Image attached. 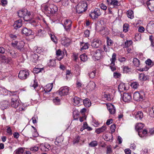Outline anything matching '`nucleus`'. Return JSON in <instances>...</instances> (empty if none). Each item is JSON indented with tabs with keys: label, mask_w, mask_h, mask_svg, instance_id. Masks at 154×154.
<instances>
[{
	"label": "nucleus",
	"mask_w": 154,
	"mask_h": 154,
	"mask_svg": "<svg viewBox=\"0 0 154 154\" xmlns=\"http://www.w3.org/2000/svg\"><path fill=\"white\" fill-rule=\"evenodd\" d=\"M48 3L47 5H42L41 7L42 8H44L45 13L48 14H51V13H49L48 12V11H51V8L54 9V10L53 11L52 14L55 13L57 12L58 11V8L57 6L53 4H49Z\"/></svg>",
	"instance_id": "3"
},
{
	"label": "nucleus",
	"mask_w": 154,
	"mask_h": 154,
	"mask_svg": "<svg viewBox=\"0 0 154 154\" xmlns=\"http://www.w3.org/2000/svg\"><path fill=\"white\" fill-rule=\"evenodd\" d=\"M10 60V59L7 58L4 56H0V60L2 63H9Z\"/></svg>",
	"instance_id": "25"
},
{
	"label": "nucleus",
	"mask_w": 154,
	"mask_h": 154,
	"mask_svg": "<svg viewBox=\"0 0 154 154\" xmlns=\"http://www.w3.org/2000/svg\"><path fill=\"white\" fill-rule=\"evenodd\" d=\"M67 93V87L65 86L61 88L57 92V93L61 96L66 95Z\"/></svg>",
	"instance_id": "10"
},
{
	"label": "nucleus",
	"mask_w": 154,
	"mask_h": 154,
	"mask_svg": "<svg viewBox=\"0 0 154 154\" xmlns=\"http://www.w3.org/2000/svg\"><path fill=\"white\" fill-rule=\"evenodd\" d=\"M61 40L62 44L66 47H67V41L66 37H63L62 38Z\"/></svg>",
	"instance_id": "36"
},
{
	"label": "nucleus",
	"mask_w": 154,
	"mask_h": 154,
	"mask_svg": "<svg viewBox=\"0 0 154 154\" xmlns=\"http://www.w3.org/2000/svg\"><path fill=\"white\" fill-rule=\"evenodd\" d=\"M55 61L54 60H50V62L48 63V65L53 66L55 65Z\"/></svg>",
	"instance_id": "62"
},
{
	"label": "nucleus",
	"mask_w": 154,
	"mask_h": 154,
	"mask_svg": "<svg viewBox=\"0 0 154 154\" xmlns=\"http://www.w3.org/2000/svg\"><path fill=\"white\" fill-rule=\"evenodd\" d=\"M103 51L101 50H97L94 52V56L97 60H99L102 57Z\"/></svg>",
	"instance_id": "11"
},
{
	"label": "nucleus",
	"mask_w": 154,
	"mask_h": 154,
	"mask_svg": "<svg viewBox=\"0 0 154 154\" xmlns=\"http://www.w3.org/2000/svg\"><path fill=\"white\" fill-rule=\"evenodd\" d=\"M101 44V41L98 39L95 38L93 39L91 44V46L93 48H97Z\"/></svg>",
	"instance_id": "15"
},
{
	"label": "nucleus",
	"mask_w": 154,
	"mask_h": 154,
	"mask_svg": "<svg viewBox=\"0 0 154 154\" xmlns=\"http://www.w3.org/2000/svg\"><path fill=\"white\" fill-rule=\"evenodd\" d=\"M24 152L23 148L20 147L16 149L14 152V154H22Z\"/></svg>",
	"instance_id": "35"
},
{
	"label": "nucleus",
	"mask_w": 154,
	"mask_h": 154,
	"mask_svg": "<svg viewBox=\"0 0 154 154\" xmlns=\"http://www.w3.org/2000/svg\"><path fill=\"white\" fill-rule=\"evenodd\" d=\"M43 70V68H35L33 69V72L35 73H38Z\"/></svg>",
	"instance_id": "45"
},
{
	"label": "nucleus",
	"mask_w": 154,
	"mask_h": 154,
	"mask_svg": "<svg viewBox=\"0 0 154 154\" xmlns=\"http://www.w3.org/2000/svg\"><path fill=\"white\" fill-rule=\"evenodd\" d=\"M116 54L114 53L113 54L112 56V57L110 59L111 63L110 65H114L115 64V62L116 60Z\"/></svg>",
	"instance_id": "30"
},
{
	"label": "nucleus",
	"mask_w": 154,
	"mask_h": 154,
	"mask_svg": "<svg viewBox=\"0 0 154 154\" xmlns=\"http://www.w3.org/2000/svg\"><path fill=\"white\" fill-rule=\"evenodd\" d=\"M123 70L125 73H127L130 71V69L128 66H123Z\"/></svg>",
	"instance_id": "55"
},
{
	"label": "nucleus",
	"mask_w": 154,
	"mask_h": 154,
	"mask_svg": "<svg viewBox=\"0 0 154 154\" xmlns=\"http://www.w3.org/2000/svg\"><path fill=\"white\" fill-rule=\"evenodd\" d=\"M95 75V71H93L92 72H91L89 73V76L90 78L92 79L94 78Z\"/></svg>",
	"instance_id": "56"
},
{
	"label": "nucleus",
	"mask_w": 154,
	"mask_h": 154,
	"mask_svg": "<svg viewBox=\"0 0 154 154\" xmlns=\"http://www.w3.org/2000/svg\"><path fill=\"white\" fill-rule=\"evenodd\" d=\"M24 45V43L23 42L21 41L19 42L17 45V48L20 51H21L22 49L23 48Z\"/></svg>",
	"instance_id": "37"
},
{
	"label": "nucleus",
	"mask_w": 154,
	"mask_h": 154,
	"mask_svg": "<svg viewBox=\"0 0 154 154\" xmlns=\"http://www.w3.org/2000/svg\"><path fill=\"white\" fill-rule=\"evenodd\" d=\"M73 117L74 120H77L79 117V114L77 110H75L73 112Z\"/></svg>",
	"instance_id": "32"
},
{
	"label": "nucleus",
	"mask_w": 154,
	"mask_h": 154,
	"mask_svg": "<svg viewBox=\"0 0 154 154\" xmlns=\"http://www.w3.org/2000/svg\"><path fill=\"white\" fill-rule=\"evenodd\" d=\"M49 34L51 37V40L55 43L57 44V39L55 36L51 33H49Z\"/></svg>",
	"instance_id": "41"
},
{
	"label": "nucleus",
	"mask_w": 154,
	"mask_h": 154,
	"mask_svg": "<svg viewBox=\"0 0 154 154\" xmlns=\"http://www.w3.org/2000/svg\"><path fill=\"white\" fill-rule=\"evenodd\" d=\"M22 33L25 35L28 36L32 34V32L31 30L29 29L26 28L24 27L22 30Z\"/></svg>",
	"instance_id": "20"
},
{
	"label": "nucleus",
	"mask_w": 154,
	"mask_h": 154,
	"mask_svg": "<svg viewBox=\"0 0 154 154\" xmlns=\"http://www.w3.org/2000/svg\"><path fill=\"white\" fill-rule=\"evenodd\" d=\"M146 4L151 11H154V0H149L147 2Z\"/></svg>",
	"instance_id": "14"
},
{
	"label": "nucleus",
	"mask_w": 154,
	"mask_h": 154,
	"mask_svg": "<svg viewBox=\"0 0 154 154\" xmlns=\"http://www.w3.org/2000/svg\"><path fill=\"white\" fill-rule=\"evenodd\" d=\"M133 115L135 118L137 120H141L143 117V113L141 111L135 112Z\"/></svg>",
	"instance_id": "13"
},
{
	"label": "nucleus",
	"mask_w": 154,
	"mask_h": 154,
	"mask_svg": "<svg viewBox=\"0 0 154 154\" xmlns=\"http://www.w3.org/2000/svg\"><path fill=\"white\" fill-rule=\"evenodd\" d=\"M30 86L32 87L35 89V88L38 86L37 82L35 80H33L31 83Z\"/></svg>",
	"instance_id": "49"
},
{
	"label": "nucleus",
	"mask_w": 154,
	"mask_h": 154,
	"mask_svg": "<svg viewBox=\"0 0 154 154\" xmlns=\"http://www.w3.org/2000/svg\"><path fill=\"white\" fill-rule=\"evenodd\" d=\"M122 100L126 103L130 102L132 100V97L131 94L124 93L122 97Z\"/></svg>",
	"instance_id": "7"
},
{
	"label": "nucleus",
	"mask_w": 154,
	"mask_h": 154,
	"mask_svg": "<svg viewBox=\"0 0 154 154\" xmlns=\"http://www.w3.org/2000/svg\"><path fill=\"white\" fill-rule=\"evenodd\" d=\"M57 59L59 60H60L63 57V52H62L60 49H59L56 52Z\"/></svg>",
	"instance_id": "21"
},
{
	"label": "nucleus",
	"mask_w": 154,
	"mask_h": 154,
	"mask_svg": "<svg viewBox=\"0 0 154 154\" xmlns=\"http://www.w3.org/2000/svg\"><path fill=\"white\" fill-rule=\"evenodd\" d=\"M141 35L140 34H136L135 35V38L136 40H140L141 39Z\"/></svg>",
	"instance_id": "64"
},
{
	"label": "nucleus",
	"mask_w": 154,
	"mask_h": 154,
	"mask_svg": "<svg viewBox=\"0 0 154 154\" xmlns=\"http://www.w3.org/2000/svg\"><path fill=\"white\" fill-rule=\"evenodd\" d=\"M17 96H14L11 99V106L15 108H17L19 104V100L17 99Z\"/></svg>",
	"instance_id": "8"
},
{
	"label": "nucleus",
	"mask_w": 154,
	"mask_h": 154,
	"mask_svg": "<svg viewBox=\"0 0 154 154\" xmlns=\"http://www.w3.org/2000/svg\"><path fill=\"white\" fill-rule=\"evenodd\" d=\"M131 86L133 88L137 89L139 86V84L137 82H133L131 83Z\"/></svg>",
	"instance_id": "48"
},
{
	"label": "nucleus",
	"mask_w": 154,
	"mask_h": 154,
	"mask_svg": "<svg viewBox=\"0 0 154 154\" xmlns=\"http://www.w3.org/2000/svg\"><path fill=\"white\" fill-rule=\"evenodd\" d=\"M99 7H100L102 9L104 10H106L107 8V7L106 6V5H105L103 3H101L99 5Z\"/></svg>",
	"instance_id": "57"
},
{
	"label": "nucleus",
	"mask_w": 154,
	"mask_h": 154,
	"mask_svg": "<svg viewBox=\"0 0 154 154\" xmlns=\"http://www.w3.org/2000/svg\"><path fill=\"white\" fill-rule=\"evenodd\" d=\"M116 129V125L115 124L111 125L110 127V130L112 133L114 132Z\"/></svg>",
	"instance_id": "63"
},
{
	"label": "nucleus",
	"mask_w": 154,
	"mask_h": 154,
	"mask_svg": "<svg viewBox=\"0 0 154 154\" xmlns=\"http://www.w3.org/2000/svg\"><path fill=\"white\" fill-rule=\"evenodd\" d=\"M99 32L102 35H107L109 34V30L106 27H101L99 30Z\"/></svg>",
	"instance_id": "17"
},
{
	"label": "nucleus",
	"mask_w": 154,
	"mask_h": 154,
	"mask_svg": "<svg viewBox=\"0 0 154 154\" xmlns=\"http://www.w3.org/2000/svg\"><path fill=\"white\" fill-rule=\"evenodd\" d=\"M89 45L88 43H82L81 45V50H85L89 48Z\"/></svg>",
	"instance_id": "34"
},
{
	"label": "nucleus",
	"mask_w": 154,
	"mask_h": 154,
	"mask_svg": "<svg viewBox=\"0 0 154 154\" xmlns=\"http://www.w3.org/2000/svg\"><path fill=\"white\" fill-rule=\"evenodd\" d=\"M63 141V137H58L56 138L55 143L56 145H59Z\"/></svg>",
	"instance_id": "39"
},
{
	"label": "nucleus",
	"mask_w": 154,
	"mask_h": 154,
	"mask_svg": "<svg viewBox=\"0 0 154 154\" xmlns=\"http://www.w3.org/2000/svg\"><path fill=\"white\" fill-rule=\"evenodd\" d=\"M8 52L10 54V55L13 58H15L16 57L17 55L16 53L14 51L10 50L8 51Z\"/></svg>",
	"instance_id": "50"
},
{
	"label": "nucleus",
	"mask_w": 154,
	"mask_h": 154,
	"mask_svg": "<svg viewBox=\"0 0 154 154\" xmlns=\"http://www.w3.org/2000/svg\"><path fill=\"white\" fill-rule=\"evenodd\" d=\"M29 75V72L27 70H21L19 73L18 77L21 79L24 80L26 79Z\"/></svg>",
	"instance_id": "6"
},
{
	"label": "nucleus",
	"mask_w": 154,
	"mask_h": 154,
	"mask_svg": "<svg viewBox=\"0 0 154 154\" xmlns=\"http://www.w3.org/2000/svg\"><path fill=\"white\" fill-rule=\"evenodd\" d=\"M118 89L119 91L120 92H123L124 91L127 90L125 84L123 83H121L119 84V85Z\"/></svg>",
	"instance_id": "26"
},
{
	"label": "nucleus",
	"mask_w": 154,
	"mask_h": 154,
	"mask_svg": "<svg viewBox=\"0 0 154 154\" xmlns=\"http://www.w3.org/2000/svg\"><path fill=\"white\" fill-rule=\"evenodd\" d=\"M129 29L128 25L127 23H125L123 26V31L125 32H126Z\"/></svg>",
	"instance_id": "47"
},
{
	"label": "nucleus",
	"mask_w": 154,
	"mask_h": 154,
	"mask_svg": "<svg viewBox=\"0 0 154 154\" xmlns=\"http://www.w3.org/2000/svg\"><path fill=\"white\" fill-rule=\"evenodd\" d=\"M88 5L84 1L79 2L76 6V12L78 14H81L85 12L87 9Z\"/></svg>",
	"instance_id": "2"
},
{
	"label": "nucleus",
	"mask_w": 154,
	"mask_h": 154,
	"mask_svg": "<svg viewBox=\"0 0 154 154\" xmlns=\"http://www.w3.org/2000/svg\"><path fill=\"white\" fill-rule=\"evenodd\" d=\"M38 146H37L32 147H31L30 149V150L33 152H35L37 151L38 150Z\"/></svg>",
	"instance_id": "58"
},
{
	"label": "nucleus",
	"mask_w": 154,
	"mask_h": 154,
	"mask_svg": "<svg viewBox=\"0 0 154 154\" xmlns=\"http://www.w3.org/2000/svg\"><path fill=\"white\" fill-rule=\"evenodd\" d=\"M144 127V125L142 123H137L135 126L136 129L139 130L142 129Z\"/></svg>",
	"instance_id": "40"
},
{
	"label": "nucleus",
	"mask_w": 154,
	"mask_h": 154,
	"mask_svg": "<svg viewBox=\"0 0 154 154\" xmlns=\"http://www.w3.org/2000/svg\"><path fill=\"white\" fill-rule=\"evenodd\" d=\"M63 22L62 23H63V25L64 27V29H66V30H67V20L66 19L65 20H63Z\"/></svg>",
	"instance_id": "61"
},
{
	"label": "nucleus",
	"mask_w": 154,
	"mask_h": 154,
	"mask_svg": "<svg viewBox=\"0 0 154 154\" xmlns=\"http://www.w3.org/2000/svg\"><path fill=\"white\" fill-rule=\"evenodd\" d=\"M9 102L6 101L2 102L1 103V107L2 109L7 108L9 106Z\"/></svg>",
	"instance_id": "29"
},
{
	"label": "nucleus",
	"mask_w": 154,
	"mask_h": 154,
	"mask_svg": "<svg viewBox=\"0 0 154 154\" xmlns=\"http://www.w3.org/2000/svg\"><path fill=\"white\" fill-rule=\"evenodd\" d=\"M107 45L108 46H111L113 44V41L108 37L106 38Z\"/></svg>",
	"instance_id": "51"
},
{
	"label": "nucleus",
	"mask_w": 154,
	"mask_h": 154,
	"mask_svg": "<svg viewBox=\"0 0 154 154\" xmlns=\"http://www.w3.org/2000/svg\"><path fill=\"white\" fill-rule=\"evenodd\" d=\"M149 115L152 117H154V106L150 108L149 111Z\"/></svg>",
	"instance_id": "44"
},
{
	"label": "nucleus",
	"mask_w": 154,
	"mask_h": 154,
	"mask_svg": "<svg viewBox=\"0 0 154 154\" xmlns=\"http://www.w3.org/2000/svg\"><path fill=\"white\" fill-rule=\"evenodd\" d=\"M83 101L84 105L86 107H89L91 106V103L89 99L87 98L85 99Z\"/></svg>",
	"instance_id": "31"
},
{
	"label": "nucleus",
	"mask_w": 154,
	"mask_h": 154,
	"mask_svg": "<svg viewBox=\"0 0 154 154\" xmlns=\"http://www.w3.org/2000/svg\"><path fill=\"white\" fill-rule=\"evenodd\" d=\"M74 105L75 106H79L80 105L82 102V100L80 99L79 97H75L73 99Z\"/></svg>",
	"instance_id": "19"
},
{
	"label": "nucleus",
	"mask_w": 154,
	"mask_h": 154,
	"mask_svg": "<svg viewBox=\"0 0 154 154\" xmlns=\"http://www.w3.org/2000/svg\"><path fill=\"white\" fill-rule=\"evenodd\" d=\"M81 60L83 62H85L88 59V57L85 54H83L80 56Z\"/></svg>",
	"instance_id": "43"
},
{
	"label": "nucleus",
	"mask_w": 154,
	"mask_h": 154,
	"mask_svg": "<svg viewBox=\"0 0 154 154\" xmlns=\"http://www.w3.org/2000/svg\"><path fill=\"white\" fill-rule=\"evenodd\" d=\"M53 83H49L47 84L44 89L45 93L49 92L53 88Z\"/></svg>",
	"instance_id": "24"
},
{
	"label": "nucleus",
	"mask_w": 154,
	"mask_h": 154,
	"mask_svg": "<svg viewBox=\"0 0 154 154\" xmlns=\"http://www.w3.org/2000/svg\"><path fill=\"white\" fill-rule=\"evenodd\" d=\"M133 63L134 65L136 67H138L140 65V61L137 58H134L133 59Z\"/></svg>",
	"instance_id": "33"
},
{
	"label": "nucleus",
	"mask_w": 154,
	"mask_h": 154,
	"mask_svg": "<svg viewBox=\"0 0 154 154\" xmlns=\"http://www.w3.org/2000/svg\"><path fill=\"white\" fill-rule=\"evenodd\" d=\"M101 14V12L100 9L95 8L93 11H92L89 14V16L93 19H95Z\"/></svg>",
	"instance_id": "5"
},
{
	"label": "nucleus",
	"mask_w": 154,
	"mask_h": 154,
	"mask_svg": "<svg viewBox=\"0 0 154 154\" xmlns=\"http://www.w3.org/2000/svg\"><path fill=\"white\" fill-rule=\"evenodd\" d=\"M146 30L149 33H152L154 32V21H150L147 25Z\"/></svg>",
	"instance_id": "9"
},
{
	"label": "nucleus",
	"mask_w": 154,
	"mask_h": 154,
	"mask_svg": "<svg viewBox=\"0 0 154 154\" xmlns=\"http://www.w3.org/2000/svg\"><path fill=\"white\" fill-rule=\"evenodd\" d=\"M145 94L144 92L141 91L135 92L133 94V98L134 99L137 101H142L144 98Z\"/></svg>",
	"instance_id": "4"
},
{
	"label": "nucleus",
	"mask_w": 154,
	"mask_h": 154,
	"mask_svg": "<svg viewBox=\"0 0 154 154\" xmlns=\"http://www.w3.org/2000/svg\"><path fill=\"white\" fill-rule=\"evenodd\" d=\"M142 133V134H141L140 132H139L138 133L139 135L141 137H143L147 134V131L146 130L144 129Z\"/></svg>",
	"instance_id": "52"
},
{
	"label": "nucleus",
	"mask_w": 154,
	"mask_h": 154,
	"mask_svg": "<svg viewBox=\"0 0 154 154\" xmlns=\"http://www.w3.org/2000/svg\"><path fill=\"white\" fill-rule=\"evenodd\" d=\"M32 14L26 9L20 10L18 12V15L20 17L23 18L25 21H30L32 25L35 26L36 25L35 21L34 20H31L33 17Z\"/></svg>",
	"instance_id": "1"
},
{
	"label": "nucleus",
	"mask_w": 154,
	"mask_h": 154,
	"mask_svg": "<svg viewBox=\"0 0 154 154\" xmlns=\"http://www.w3.org/2000/svg\"><path fill=\"white\" fill-rule=\"evenodd\" d=\"M97 145L98 142L96 140L93 141L91 142L89 144V145L92 147L96 146Z\"/></svg>",
	"instance_id": "46"
},
{
	"label": "nucleus",
	"mask_w": 154,
	"mask_h": 154,
	"mask_svg": "<svg viewBox=\"0 0 154 154\" xmlns=\"http://www.w3.org/2000/svg\"><path fill=\"white\" fill-rule=\"evenodd\" d=\"M80 138L79 136H77L75 137V138L74 139L73 141V143L74 144L77 143H78L79 141Z\"/></svg>",
	"instance_id": "60"
},
{
	"label": "nucleus",
	"mask_w": 154,
	"mask_h": 154,
	"mask_svg": "<svg viewBox=\"0 0 154 154\" xmlns=\"http://www.w3.org/2000/svg\"><path fill=\"white\" fill-rule=\"evenodd\" d=\"M112 151L110 146H108L107 147L106 154H112Z\"/></svg>",
	"instance_id": "54"
},
{
	"label": "nucleus",
	"mask_w": 154,
	"mask_h": 154,
	"mask_svg": "<svg viewBox=\"0 0 154 154\" xmlns=\"http://www.w3.org/2000/svg\"><path fill=\"white\" fill-rule=\"evenodd\" d=\"M95 84L93 81H90L86 86V88L90 91H92L95 89Z\"/></svg>",
	"instance_id": "16"
},
{
	"label": "nucleus",
	"mask_w": 154,
	"mask_h": 154,
	"mask_svg": "<svg viewBox=\"0 0 154 154\" xmlns=\"http://www.w3.org/2000/svg\"><path fill=\"white\" fill-rule=\"evenodd\" d=\"M50 148V145L47 143H45L44 144H42L40 146V149L43 151H46L49 150Z\"/></svg>",
	"instance_id": "18"
},
{
	"label": "nucleus",
	"mask_w": 154,
	"mask_h": 154,
	"mask_svg": "<svg viewBox=\"0 0 154 154\" xmlns=\"http://www.w3.org/2000/svg\"><path fill=\"white\" fill-rule=\"evenodd\" d=\"M106 129V126H103L97 129L95 132L97 134H100L101 133L104 131Z\"/></svg>",
	"instance_id": "27"
},
{
	"label": "nucleus",
	"mask_w": 154,
	"mask_h": 154,
	"mask_svg": "<svg viewBox=\"0 0 154 154\" xmlns=\"http://www.w3.org/2000/svg\"><path fill=\"white\" fill-rule=\"evenodd\" d=\"M139 79L141 81H146L149 79V76L146 75L144 74L141 73L139 74Z\"/></svg>",
	"instance_id": "28"
},
{
	"label": "nucleus",
	"mask_w": 154,
	"mask_h": 154,
	"mask_svg": "<svg viewBox=\"0 0 154 154\" xmlns=\"http://www.w3.org/2000/svg\"><path fill=\"white\" fill-rule=\"evenodd\" d=\"M127 16L128 18L132 19L134 18V13L131 10L128 11L127 12Z\"/></svg>",
	"instance_id": "38"
},
{
	"label": "nucleus",
	"mask_w": 154,
	"mask_h": 154,
	"mask_svg": "<svg viewBox=\"0 0 154 154\" xmlns=\"http://www.w3.org/2000/svg\"><path fill=\"white\" fill-rule=\"evenodd\" d=\"M22 26V20H19L15 21L13 25V26L15 29L20 28Z\"/></svg>",
	"instance_id": "22"
},
{
	"label": "nucleus",
	"mask_w": 154,
	"mask_h": 154,
	"mask_svg": "<svg viewBox=\"0 0 154 154\" xmlns=\"http://www.w3.org/2000/svg\"><path fill=\"white\" fill-rule=\"evenodd\" d=\"M45 33V31L44 30L42 29H40L38 30V35L39 36H43V34Z\"/></svg>",
	"instance_id": "59"
},
{
	"label": "nucleus",
	"mask_w": 154,
	"mask_h": 154,
	"mask_svg": "<svg viewBox=\"0 0 154 154\" xmlns=\"http://www.w3.org/2000/svg\"><path fill=\"white\" fill-rule=\"evenodd\" d=\"M107 109L110 114H113L116 112V109L114 106L112 104L108 103L106 104Z\"/></svg>",
	"instance_id": "12"
},
{
	"label": "nucleus",
	"mask_w": 154,
	"mask_h": 154,
	"mask_svg": "<svg viewBox=\"0 0 154 154\" xmlns=\"http://www.w3.org/2000/svg\"><path fill=\"white\" fill-rule=\"evenodd\" d=\"M132 43V42L131 40L127 41L125 42V46L126 48H128L131 45Z\"/></svg>",
	"instance_id": "53"
},
{
	"label": "nucleus",
	"mask_w": 154,
	"mask_h": 154,
	"mask_svg": "<svg viewBox=\"0 0 154 154\" xmlns=\"http://www.w3.org/2000/svg\"><path fill=\"white\" fill-rule=\"evenodd\" d=\"M60 99L57 97H55L53 99L54 103L56 105H59L60 104Z\"/></svg>",
	"instance_id": "42"
},
{
	"label": "nucleus",
	"mask_w": 154,
	"mask_h": 154,
	"mask_svg": "<svg viewBox=\"0 0 154 154\" xmlns=\"http://www.w3.org/2000/svg\"><path fill=\"white\" fill-rule=\"evenodd\" d=\"M104 97L108 101L111 100L113 98V95L111 93L107 92L104 95Z\"/></svg>",
	"instance_id": "23"
}]
</instances>
